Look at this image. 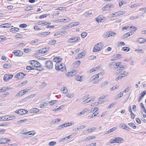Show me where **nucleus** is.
I'll list each match as a JSON object with an SVG mask.
<instances>
[{
    "instance_id": "nucleus-1",
    "label": "nucleus",
    "mask_w": 146,
    "mask_h": 146,
    "mask_svg": "<svg viewBox=\"0 0 146 146\" xmlns=\"http://www.w3.org/2000/svg\"><path fill=\"white\" fill-rule=\"evenodd\" d=\"M102 46L101 43H99L96 44L94 47L93 51L94 52L99 51L102 49Z\"/></svg>"
},
{
    "instance_id": "nucleus-2",
    "label": "nucleus",
    "mask_w": 146,
    "mask_h": 146,
    "mask_svg": "<svg viewBox=\"0 0 146 146\" xmlns=\"http://www.w3.org/2000/svg\"><path fill=\"white\" fill-rule=\"evenodd\" d=\"M29 63L33 66L36 68L38 66L41 65V64L38 61L35 60H31L29 61Z\"/></svg>"
},
{
    "instance_id": "nucleus-3",
    "label": "nucleus",
    "mask_w": 146,
    "mask_h": 146,
    "mask_svg": "<svg viewBox=\"0 0 146 146\" xmlns=\"http://www.w3.org/2000/svg\"><path fill=\"white\" fill-rule=\"evenodd\" d=\"M45 66L48 69H51L53 68V63L51 60H48L45 62Z\"/></svg>"
},
{
    "instance_id": "nucleus-4",
    "label": "nucleus",
    "mask_w": 146,
    "mask_h": 146,
    "mask_svg": "<svg viewBox=\"0 0 146 146\" xmlns=\"http://www.w3.org/2000/svg\"><path fill=\"white\" fill-rule=\"evenodd\" d=\"M80 40V38L78 36L72 37L68 40V42L69 43L75 42Z\"/></svg>"
},
{
    "instance_id": "nucleus-5",
    "label": "nucleus",
    "mask_w": 146,
    "mask_h": 146,
    "mask_svg": "<svg viewBox=\"0 0 146 146\" xmlns=\"http://www.w3.org/2000/svg\"><path fill=\"white\" fill-rule=\"evenodd\" d=\"M125 13L124 11H119L115 13H113L111 14L112 17H117L120 16L121 15L124 14Z\"/></svg>"
},
{
    "instance_id": "nucleus-6",
    "label": "nucleus",
    "mask_w": 146,
    "mask_h": 146,
    "mask_svg": "<svg viewBox=\"0 0 146 146\" xmlns=\"http://www.w3.org/2000/svg\"><path fill=\"white\" fill-rule=\"evenodd\" d=\"M122 63L121 62H119L116 63L115 66H117L116 68L118 70H122L124 68V66L122 65L121 64Z\"/></svg>"
},
{
    "instance_id": "nucleus-7",
    "label": "nucleus",
    "mask_w": 146,
    "mask_h": 146,
    "mask_svg": "<svg viewBox=\"0 0 146 146\" xmlns=\"http://www.w3.org/2000/svg\"><path fill=\"white\" fill-rule=\"evenodd\" d=\"M13 53L15 55V56H21L23 54V52H22L19 50H15L13 52Z\"/></svg>"
},
{
    "instance_id": "nucleus-8",
    "label": "nucleus",
    "mask_w": 146,
    "mask_h": 146,
    "mask_svg": "<svg viewBox=\"0 0 146 146\" xmlns=\"http://www.w3.org/2000/svg\"><path fill=\"white\" fill-rule=\"evenodd\" d=\"M26 74H24L20 72L17 74L15 76V78L18 79L21 78L25 76Z\"/></svg>"
},
{
    "instance_id": "nucleus-9",
    "label": "nucleus",
    "mask_w": 146,
    "mask_h": 146,
    "mask_svg": "<svg viewBox=\"0 0 146 146\" xmlns=\"http://www.w3.org/2000/svg\"><path fill=\"white\" fill-rule=\"evenodd\" d=\"M77 71L73 70L68 72L66 74V76L68 77H71L74 75H75L77 73Z\"/></svg>"
},
{
    "instance_id": "nucleus-10",
    "label": "nucleus",
    "mask_w": 146,
    "mask_h": 146,
    "mask_svg": "<svg viewBox=\"0 0 146 146\" xmlns=\"http://www.w3.org/2000/svg\"><path fill=\"white\" fill-rule=\"evenodd\" d=\"M146 94V90L143 91L141 92L140 94L138 99V101L140 102L141 100L144 97V96Z\"/></svg>"
},
{
    "instance_id": "nucleus-11",
    "label": "nucleus",
    "mask_w": 146,
    "mask_h": 146,
    "mask_svg": "<svg viewBox=\"0 0 146 146\" xmlns=\"http://www.w3.org/2000/svg\"><path fill=\"white\" fill-rule=\"evenodd\" d=\"M115 143H121L124 141L123 139L120 137H115Z\"/></svg>"
},
{
    "instance_id": "nucleus-12",
    "label": "nucleus",
    "mask_w": 146,
    "mask_h": 146,
    "mask_svg": "<svg viewBox=\"0 0 146 146\" xmlns=\"http://www.w3.org/2000/svg\"><path fill=\"white\" fill-rule=\"evenodd\" d=\"M96 137L95 136H89L87 137H86L85 138L83 139L82 140V141L83 142L86 141L94 139Z\"/></svg>"
},
{
    "instance_id": "nucleus-13",
    "label": "nucleus",
    "mask_w": 146,
    "mask_h": 146,
    "mask_svg": "<svg viewBox=\"0 0 146 146\" xmlns=\"http://www.w3.org/2000/svg\"><path fill=\"white\" fill-rule=\"evenodd\" d=\"M62 58L60 57H56L53 59V61L56 63H60L62 61Z\"/></svg>"
},
{
    "instance_id": "nucleus-14",
    "label": "nucleus",
    "mask_w": 146,
    "mask_h": 146,
    "mask_svg": "<svg viewBox=\"0 0 146 146\" xmlns=\"http://www.w3.org/2000/svg\"><path fill=\"white\" fill-rule=\"evenodd\" d=\"M121 128H122L125 129L129 131L130 128L127 125H125L123 123H122L121 124Z\"/></svg>"
},
{
    "instance_id": "nucleus-15",
    "label": "nucleus",
    "mask_w": 146,
    "mask_h": 146,
    "mask_svg": "<svg viewBox=\"0 0 146 146\" xmlns=\"http://www.w3.org/2000/svg\"><path fill=\"white\" fill-rule=\"evenodd\" d=\"M99 109L98 108H97L96 110L95 111V113H93L92 114H90V117H93L97 115L99 113L97 111L99 110Z\"/></svg>"
},
{
    "instance_id": "nucleus-16",
    "label": "nucleus",
    "mask_w": 146,
    "mask_h": 146,
    "mask_svg": "<svg viewBox=\"0 0 146 146\" xmlns=\"http://www.w3.org/2000/svg\"><path fill=\"white\" fill-rule=\"evenodd\" d=\"M48 52V50H46V48H42L39 50L38 52L40 54H43L45 53Z\"/></svg>"
},
{
    "instance_id": "nucleus-17",
    "label": "nucleus",
    "mask_w": 146,
    "mask_h": 146,
    "mask_svg": "<svg viewBox=\"0 0 146 146\" xmlns=\"http://www.w3.org/2000/svg\"><path fill=\"white\" fill-rule=\"evenodd\" d=\"M50 33V32H45L41 33H39L37 34V35L39 36H46L48 35Z\"/></svg>"
},
{
    "instance_id": "nucleus-18",
    "label": "nucleus",
    "mask_w": 146,
    "mask_h": 146,
    "mask_svg": "<svg viewBox=\"0 0 146 146\" xmlns=\"http://www.w3.org/2000/svg\"><path fill=\"white\" fill-rule=\"evenodd\" d=\"M82 76H80L79 75H77L76 76V79L78 81L82 82L83 80Z\"/></svg>"
},
{
    "instance_id": "nucleus-19",
    "label": "nucleus",
    "mask_w": 146,
    "mask_h": 146,
    "mask_svg": "<svg viewBox=\"0 0 146 146\" xmlns=\"http://www.w3.org/2000/svg\"><path fill=\"white\" fill-rule=\"evenodd\" d=\"M96 128L92 127L91 128H90V129H88L87 130L84 131L83 133H85L86 132V133H88L89 132H91L92 131H95V130H96Z\"/></svg>"
},
{
    "instance_id": "nucleus-20",
    "label": "nucleus",
    "mask_w": 146,
    "mask_h": 146,
    "mask_svg": "<svg viewBox=\"0 0 146 146\" xmlns=\"http://www.w3.org/2000/svg\"><path fill=\"white\" fill-rule=\"evenodd\" d=\"M10 25L8 23H5V24H2L0 25V28H8L10 27Z\"/></svg>"
},
{
    "instance_id": "nucleus-21",
    "label": "nucleus",
    "mask_w": 146,
    "mask_h": 146,
    "mask_svg": "<svg viewBox=\"0 0 146 146\" xmlns=\"http://www.w3.org/2000/svg\"><path fill=\"white\" fill-rule=\"evenodd\" d=\"M108 97V96L106 95V96H102V97H100L98 99H99V100L100 101V100L101 101H99V102H98V103L99 104H102L103 103H102V102H101V100L103 99H105L106 98H107Z\"/></svg>"
},
{
    "instance_id": "nucleus-22",
    "label": "nucleus",
    "mask_w": 146,
    "mask_h": 146,
    "mask_svg": "<svg viewBox=\"0 0 146 146\" xmlns=\"http://www.w3.org/2000/svg\"><path fill=\"white\" fill-rule=\"evenodd\" d=\"M146 40L145 39H144L142 38H140L138 39L137 42L139 43H143L145 42Z\"/></svg>"
},
{
    "instance_id": "nucleus-23",
    "label": "nucleus",
    "mask_w": 146,
    "mask_h": 146,
    "mask_svg": "<svg viewBox=\"0 0 146 146\" xmlns=\"http://www.w3.org/2000/svg\"><path fill=\"white\" fill-rule=\"evenodd\" d=\"M19 30V29L17 27L13 28L11 29L10 30L11 32L13 33H15L18 31Z\"/></svg>"
},
{
    "instance_id": "nucleus-24",
    "label": "nucleus",
    "mask_w": 146,
    "mask_h": 146,
    "mask_svg": "<svg viewBox=\"0 0 146 146\" xmlns=\"http://www.w3.org/2000/svg\"><path fill=\"white\" fill-rule=\"evenodd\" d=\"M80 62H81L80 61L78 60L74 62L73 64V65L74 67H77L80 64Z\"/></svg>"
},
{
    "instance_id": "nucleus-25",
    "label": "nucleus",
    "mask_w": 146,
    "mask_h": 146,
    "mask_svg": "<svg viewBox=\"0 0 146 146\" xmlns=\"http://www.w3.org/2000/svg\"><path fill=\"white\" fill-rule=\"evenodd\" d=\"M116 129V128L115 127H114L113 128L109 129L106 133V134H109L110 133L113 132Z\"/></svg>"
},
{
    "instance_id": "nucleus-26",
    "label": "nucleus",
    "mask_w": 146,
    "mask_h": 146,
    "mask_svg": "<svg viewBox=\"0 0 146 146\" xmlns=\"http://www.w3.org/2000/svg\"><path fill=\"white\" fill-rule=\"evenodd\" d=\"M84 52L82 51L80 53L78 54V59L81 58L85 55V54L84 53Z\"/></svg>"
},
{
    "instance_id": "nucleus-27",
    "label": "nucleus",
    "mask_w": 146,
    "mask_h": 146,
    "mask_svg": "<svg viewBox=\"0 0 146 146\" xmlns=\"http://www.w3.org/2000/svg\"><path fill=\"white\" fill-rule=\"evenodd\" d=\"M21 111H20V114L22 115L25 114L28 112V111L23 109H20Z\"/></svg>"
},
{
    "instance_id": "nucleus-28",
    "label": "nucleus",
    "mask_w": 146,
    "mask_h": 146,
    "mask_svg": "<svg viewBox=\"0 0 146 146\" xmlns=\"http://www.w3.org/2000/svg\"><path fill=\"white\" fill-rule=\"evenodd\" d=\"M15 118V116L14 115H9L8 117H7V120H10L13 119H14Z\"/></svg>"
},
{
    "instance_id": "nucleus-29",
    "label": "nucleus",
    "mask_w": 146,
    "mask_h": 146,
    "mask_svg": "<svg viewBox=\"0 0 146 146\" xmlns=\"http://www.w3.org/2000/svg\"><path fill=\"white\" fill-rule=\"evenodd\" d=\"M116 34V33L112 31H109L108 33V37H110L111 36H113L115 35Z\"/></svg>"
},
{
    "instance_id": "nucleus-30",
    "label": "nucleus",
    "mask_w": 146,
    "mask_h": 146,
    "mask_svg": "<svg viewBox=\"0 0 146 146\" xmlns=\"http://www.w3.org/2000/svg\"><path fill=\"white\" fill-rule=\"evenodd\" d=\"M9 78L8 77V75L6 74L5 75L3 78V80L5 81L8 82L9 81Z\"/></svg>"
},
{
    "instance_id": "nucleus-31",
    "label": "nucleus",
    "mask_w": 146,
    "mask_h": 146,
    "mask_svg": "<svg viewBox=\"0 0 146 146\" xmlns=\"http://www.w3.org/2000/svg\"><path fill=\"white\" fill-rule=\"evenodd\" d=\"M91 101H92V100L91 99H90V98H88L87 99H86L85 100H84V101L83 102L82 104H84L86 103H88V102H90Z\"/></svg>"
},
{
    "instance_id": "nucleus-32",
    "label": "nucleus",
    "mask_w": 146,
    "mask_h": 146,
    "mask_svg": "<svg viewBox=\"0 0 146 146\" xmlns=\"http://www.w3.org/2000/svg\"><path fill=\"white\" fill-rule=\"evenodd\" d=\"M65 67L62 66V64L60 63V64H59V70H61V71H63L64 70H65Z\"/></svg>"
},
{
    "instance_id": "nucleus-33",
    "label": "nucleus",
    "mask_w": 146,
    "mask_h": 146,
    "mask_svg": "<svg viewBox=\"0 0 146 146\" xmlns=\"http://www.w3.org/2000/svg\"><path fill=\"white\" fill-rule=\"evenodd\" d=\"M60 121V119L59 118H58L57 119H54L52 120V123L54 124L55 123H57Z\"/></svg>"
},
{
    "instance_id": "nucleus-34",
    "label": "nucleus",
    "mask_w": 146,
    "mask_h": 146,
    "mask_svg": "<svg viewBox=\"0 0 146 146\" xmlns=\"http://www.w3.org/2000/svg\"><path fill=\"white\" fill-rule=\"evenodd\" d=\"M128 125L131 127L133 128V129H135L136 128V126L135 124L133 123H129Z\"/></svg>"
},
{
    "instance_id": "nucleus-35",
    "label": "nucleus",
    "mask_w": 146,
    "mask_h": 146,
    "mask_svg": "<svg viewBox=\"0 0 146 146\" xmlns=\"http://www.w3.org/2000/svg\"><path fill=\"white\" fill-rule=\"evenodd\" d=\"M66 127H67V126L66 125V123L64 124L61 125L60 126H58V129H60L61 128H62Z\"/></svg>"
},
{
    "instance_id": "nucleus-36",
    "label": "nucleus",
    "mask_w": 146,
    "mask_h": 146,
    "mask_svg": "<svg viewBox=\"0 0 146 146\" xmlns=\"http://www.w3.org/2000/svg\"><path fill=\"white\" fill-rule=\"evenodd\" d=\"M115 62H112L110 64L109 66L111 68H115V65H116Z\"/></svg>"
},
{
    "instance_id": "nucleus-37",
    "label": "nucleus",
    "mask_w": 146,
    "mask_h": 146,
    "mask_svg": "<svg viewBox=\"0 0 146 146\" xmlns=\"http://www.w3.org/2000/svg\"><path fill=\"white\" fill-rule=\"evenodd\" d=\"M121 50L124 51L128 52L130 50V48L128 47H124L122 48Z\"/></svg>"
},
{
    "instance_id": "nucleus-38",
    "label": "nucleus",
    "mask_w": 146,
    "mask_h": 146,
    "mask_svg": "<svg viewBox=\"0 0 146 146\" xmlns=\"http://www.w3.org/2000/svg\"><path fill=\"white\" fill-rule=\"evenodd\" d=\"M3 66L4 68H8L11 67V65L9 64H6L3 65Z\"/></svg>"
},
{
    "instance_id": "nucleus-39",
    "label": "nucleus",
    "mask_w": 146,
    "mask_h": 146,
    "mask_svg": "<svg viewBox=\"0 0 146 146\" xmlns=\"http://www.w3.org/2000/svg\"><path fill=\"white\" fill-rule=\"evenodd\" d=\"M72 136V135H70L68 136L67 137H65V138H62V139L61 140H62V141H65L66 140L68 139H69L70 138H72L71 136Z\"/></svg>"
},
{
    "instance_id": "nucleus-40",
    "label": "nucleus",
    "mask_w": 146,
    "mask_h": 146,
    "mask_svg": "<svg viewBox=\"0 0 146 146\" xmlns=\"http://www.w3.org/2000/svg\"><path fill=\"white\" fill-rule=\"evenodd\" d=\"M27 120V119H24L20 120L18 121H17V124H20L23 123V122H25V121Z\"/></svg>"
},
{
    "instance_id": "nucleus-41",
    "label": "nucleus",
    "mask_w": 146,
    "mask_h": 146,
    "mask_svg": "<svg viewBox=\"0 0 146 146\" xmlns=\"http://www.w3.org/2000/svg\"><path fill=\"white\" fill-rule=\"evenodd\" d=\"M24 91H23V90L20 91L19 93H18L17 94H16V96H21L23 95L24 94V93L23 92H24Z\"/></svg>"
},
{
    "instance_id": "nucleus-42",
    "label": "nucleus",
    "mask_w": 146,
    "mask_h": 146,
    "mask_svg": "<svg viewBox=\"0 0 146 146\" xmlns=\"http://www.w3.org/2000/svg\"><path fill=\"white\" fill-rule=\"evenodd\" d=\"M96 19L98 23L102 22L103 20V19H100V16L96 18Z\"/></svg>"
},
{
    "instance_id": "nucleus-43",
    "label": "nucleus",
    "mask_w": 146,
    "mask_h": 146,
    "mask_svg": "<svg viewBox=\"0 0 146 146\" xmlns=\"http://www.w3.org/2000/svg\"><path fill=\"white\" fill-rule=\"evenodd\" d=\"M140 106L142 109H143V111L146 113V110H145V108L144 107V106L142 103H140Z\"/></svg>"
},
{
    "instance_id": "nucleus-44",
    "label": "nucleus",
    "mask_w": 146,
    "mask_h": 146,
    "mask_svg": "<svg viewBox=\"0 0 146 146\" xmlns=\"http://www.w3.org/2000/svg\"><path fill=\"white\" fill-rule=\"evenodd\" d=\"M26 68L27 70H35V68L31 66H27L26 67Z\"/></svg>"
},
{
    "instance_id": "nucleus-45",
    "label": "nucleus",
    "mask_w": 146,
    "mask_h": 146,
    "mask_svg": "<svg viewBox=\"0 0 146 146\" xmlns=\"http://www.w3.org/2000/svg\"><path fill=\"white\" fill-rule=\"evenodd\" d=\"M48 103H44L43 104H41L40 105V107L41 108H43L45 106L48 105Z\"/></svg>"
},
{
    "instance_id": "nucleus-46",
    "label": "nucleus",
    "mask_w": 146,
    "mask_h": 146,
    "mask_svg": "<svg viewBox=\"0 0 146 146\" xmlns=\"http://www.w3.org/2000/svg\"><path fill=\"white\" fill-rule=\"evenodd\" d=\"M9 115H6L4 117H0V121L1 120L2 121H6L7 119V117H8Z\"/></svg>"
},
{
    "instance_id": "nucleus-47",
    "label": "nucleus",
    "mask_w": 146,
    "mask_h": 146,
    "mask_svg": "<svg viewBox=\"0 0 146 146\" xmlns=\"http://www.w3.org/2000/svg\"><path fill=\"white\" fill-rule=\"evenodd\" d=\"M33 7L32 6H29L26 7L24 9L25 10V11H30L31 10H33Z\"/></svg>"
},
{
    "instance_id": "nucleus-48",
    "label": "nucleus",
    "mask_w": 146,
    "mask_h": 146,
    "mask_svg": "<svg viewBox=\"0 0 146 146\" xmlns=\"http://www.w3.org/2000/svg\"><path fill=\"white\" fill-rule=\"evenodd\" d=\"M31 110L33 112H35V113L38 112L39 111V110L36 108H33Z\"/></svg>"
},
{
    "instance_id": "nucleus-49",
    "label": "nucleus",
    "mask_w": 146,
    "mask_h": 146,
    "mask_svg": "<svg viewBox=\"0 0 146 146\" xmlns=\"http://www.w3.org/2000/svg\"><path fill=\"white\" fill-rule=\"evenodd\" d=\"M56 42V41L54 40H51V41H49L48 42V44L50 45L54 44Z\"/></svg>"
},
{
    "instance_id": "nucleus-50",
    "label": "nucleus",
    "mask_w": 146,
    "mask_h": 146,
    "mask_svg": "<svg viewBox=\"0 0 146 146\" xmlns=\"http://www.w3.org/2000/svg\"><path fill=\"white\" fill-rule=\"evenodd\" d=\"M123 92H120L119 94H118L117 96V99H119L123 95Z\"/></svg>"
},
{
    "instance_id": "nucleus-51",
    "label": "nucleus",
    "mask_w": 146,
    "mask_h": 146,
    "mask_svg": "<svg viewBox=\"0 0 146 146\" xmlns=\"http://www.w3.org/2000/svg\"><path fill=\"white\" fill-rule=\"evenodd\" d=\"M58 102V100H52L50 102V105L51 106H53L55 104L56 102Z\"/></svg>"
},
{
    "instance_id": "nucleus-52",
    "label": "nucleus",
    "mask_w": 146,
    "mask_h": 146,
    "mask_svg": "<svg viewBox=\"0 0 146 146\" xmlns=\"http://www.w3.org/2000/svg\"><path fill=\"white\" fill-rule=\"evenodd\" d=\"M35 69L39 71H42L43 70V69L41 67V65L38 66L35 68Z\"/></svg>"
},
{
    "instance_id": "nucleus-53",
    "label": "nucleus",
    "mask_w": 146,
    "mask_h": 146,
    "mask_svg": "<svg viewBox=\"0 0 146 146\" xmlns=\"http://www.w3.org/2000/svg\"><path fill=\"white\" fill-rule=\"evenodd\" d=\"M86 112V110H84L82 111H81L80 112L78 113L77 114L78 115L80 116L82 115L83 114H84Z\"/></svg>"
},
{
    "instance_id": "nucleus-54",
    "label": "nucleus",
    "mask_w": 146,
    "mask_h": 146,
    "mask_svg": "<svg viewBox=\"0 0 146 146\" xmlns=\"http://www.w3.org/2000/svg\"><path fill=\"white\" fill-rule=\"evenodd\" d=\"M56 142L55 141H51L49 143L48 145L49 146H54L55 145Z\"/></svg>"
},
{
    "instance_id": "nucleus-55",
    "label": "nucleus",
    "mask_w": 146,
    "mask_h": 146,
    "mask_svg": "<svg viewBox=\"0 0 146 146\" xmlns=\"http://www.w3.org/2000/svg\"><path fill=\"white\" fill-rule=\"evenodd\" d=\"M38 39H36L34 40L31 41L30 43L31 44H34L37 43L38 42Z\"/></svg>"
},
{
    "instance_id": "nucleus-56",
    "label": "nucleus",
    "mask_w": 146,
    "mask_h": 146,
    "mask_svg": "<svg viewBox=\"0 0 146 146\" xmlns=\"http://www.w3.org/2000/svg\"><path fill=\"white\" fill-rule=\"evenodd\" d=\"M99 74H98L96 75H95L93 76L92 77V78L93 80H95V79H97V78H98L99 77Z\"/></svg>"
},
{
    "instance_id": "nucleus-57",
    "label": "nucleus",
    "mask_w": 146,
    "mask_h": 146,
    "mask_svg": "<svg viewBox=\"0 0 146 146\" xmlns=\"http://www.w3.org/2000/svg\"><path fill=\"white\" fill-rule=\"evenodd\" d=\"M2 140H3L4 141L5 140V143H8L11 141L10 139L6 138H2Z\"/></svg>"
},
{
    "instance_id": "nucleus-58",
    "label": "nucleus",
    "mask_w": 146,
    "mask_h": 146,
    "mask_svg": "<svg viewBox=\"0 0 146 146\" xmlns=\"http://www.w3.org/2000/svg\"><path fill=\"white\" fill-rule=\"evenodd\" d=\"M74 96V94H68L66 95V96L68 97L69 98H72Z\"/></svg>"
},
{
    "instance_id": "nucleus-59",
    "label": "nucleus",
    "mask_w": 146,
    "mask_h": 146,
    "mask_svg": "<svg viewBox=\"0 0 146 146\" xmlns=\"http://www.w3.org/2000/svg\"><path fill=\"white\" fill-rule=\"evenodd\" d=\"M116 104L115 103H113L111 104L108 107V109H110L113 106L115 105Z\"/></svg>"
},
{
    "instance_id": "nucleus-60",
    "label": "nucleus",
    "mask_w": 146,
    "mask_h": 146,
    "mask_svg": "<svg viewBox=\"0 0 146 146\" xmlns=\"http://www.w3.org/2000/svg\"><path fill=\"white\" fill-rule=\"evenodd\" d=\"M138 18H139V16H137L136 17H135L134 16H132L131 17H130V19L131 20H135V19H137Z\"/></svg>"
},
{
    "instance_id": "nucleus-61",
    "label": "nucleus",
    "mask_w": 146,
    "mask_h": 146,
    "mask_svg": "<svg viewBox=\"0 0 146 146\" xmlns=\"http://www.w3.org/2000/svg\"><path fill=\"white\" fill-rule=\"evenodd\" d=\"M97 69H98V67L94 68L92 69H91L90 70V73H91L96 70Z\"/></svg>"
},
{
    "instance_id": "nucleus-62",
    "label": "nucleus",
    "mask_w": 146,
    "mask_h": 146,
    "mask_svg": "<svg viewBox=\"0 0 146 146\" xmlns=\"http://www.w3.org/2000/svg\"><path fill=\"white\" fill-rule=\"evenodd\" d=\"M87 35V34L86 33L84 32L81 34V36L82 38H84Z\"/></svg>"
},
{
    "instance_id": "nucleus-63",
    "label": "nucleus",
    "mask_w": 146,
    "mask_h": 146,
    "mask_svg": "<svg viewBox=\"0 0 146 146\" xmlns=\"http://www.w3.org/2000/svg\"><path fill=\"white\" fill-rule=\"evenodd\" d=\"M48 15L47 14H44V15H40L39 17L40 19H42L47 17Z\"/></svg>"
},
{
    "instance_id": "nucleus-64",
    "label": "nucleus",
    "mask_w": 146,
    "mask_h": 146,
    "mask_svg": "<svg viewBox=\"0 0 146 146\" xmlns=\"http://www.w3.org/2000/svg\"><path fill=\"white\" fill-rule=\"evenodd\" d=\"M27 27V25L25 24H21L19 25V27L21 28H25Z\"/></svg>"
}]
</instances>
